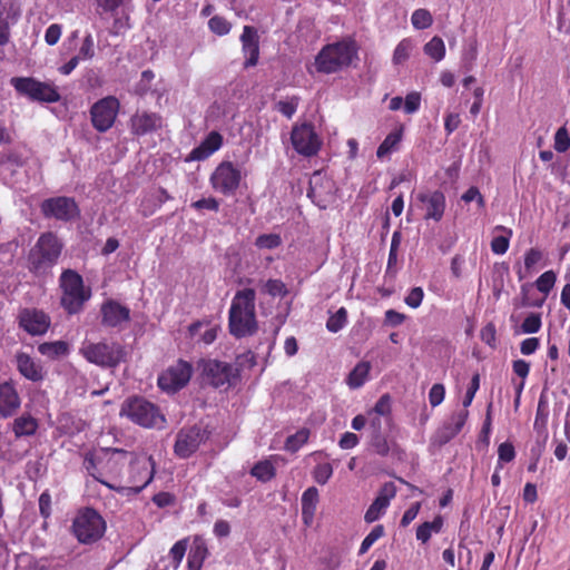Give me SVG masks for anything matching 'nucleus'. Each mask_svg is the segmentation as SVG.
I'll return each instance as SVG.
<instances>
[{
	"mask_svg": "<svg viewBox=\"0 0 570 570\" xmlns=\"http://www.w3.org/2000/svg\"><path fill=\"white\" fill-rule=\"evenodd\" d=\"M17 367L22 376L26 379L38 382L45 376V370L40 362L36 358H17Z\"/></svg>",
	"mask_w": 570,
	"mask_h": 570,
	"instance_id": "7c9ffc66",
	"label": "nucleus"
},
{
	"mask_svg": "<svg viewBox=\"0 0 570 570\" xmlns=\"http://www.w3.org/2000/svg\"><path fill=\"white\" fill-rule=\"evenodd\" d=\"M11 86L18 95L38 102H58L60 94L52 83L42 82L33 77H13Z\"/></svg>",
	"mask_w": 570,
	"mask_h": 570,
	"instance_id": "6e6552de",
	"label": "nucleus"
},
{
	"mask_svg": "<svg viewBox=\"0 0 570 570\" xmlns=\"http://www.w3.org/2000/svg\"><path fill=\"white\" fill-rule=\"evenodd\" d=\"M412 49V40L409 38L402 39L394 49L392 59L393 63L402 65L403 62H405L409 59Z\"/></svg>",
	"mask_w": 570,
	"mask_h": 570,
	"instance_id": "79ce46f5",
	"label": "nucleus"
},
{
	"mask_svg": "<svg viewBox=\"0 0 570 570\" xmlns=\"http://www.w3.org/2000/svg\"><path fill=\"white\" fill-rule=\"evenodd\" d=\"M188 540L181 539L177 541L169 551L174 570H177L183 561L187 550Z\"/></svg>",
	"mask_w": 570,
	"mask_h": 570,
	"instance_id": "09e8293b",
	"label": "nucleus"
},
{
	"mask_svg": "<svg viewBox=\"0 0 570 570\" xmlns=\"http://www.w3.org/2000/svg\"><path fill=\"white\" fill-rule=\"evenodd\" d=\"M384 534L385 530L382 524H376L375 527H373L370 533L363 539L358 549V554L362 556L370 550V548Z\"/></svg>",
	"mask_w": 570,
	"mask_h": 570,
	"instance_id": "a18cd8bd",
	"label": "nucleus"
},
{
	"mask_svg": "<svg viewBox=\"0 0 570 570\" xmlns=\"http://www.w3.org/2000/svg\"><path fill=\"white\" fill-rule=\"evenodd\" d=\"M62 248L63 244L56 234H41L27 256L28 271L36 277L47 276L58 263Z\"/></svg>",
	"mask_w": 570,
	"mask_h": 570,
	"instance_id": "f03ea898",
	"label": "nucleus"
},
{
	"mask_svg": "<svg viewBox=\"0 0 570 570\" xmlns=\"http://www.w3.org/2000/svg\"><path fill=\"white\" fill-rule=\"evenodd\" d=\"M265 291L273 297H285L288 294V289L282 279H268L265 283Z\"/></svg>",
	"mask_w": 570,
	"mask_h": 570,
	"instance_id": "5fc2aeb1",
	"label": "nucleus"
},
{
	"mask_svg": "<svg viewBox=\"0 0 570 570\" xmlns=\"http://www.w3.org/2000/svg\"><path fill=\"white\" fill-rule=\"evenodd\" d=\"M387 508V504L377 499H374V501L371 503V505L367 508L364 514V521L366 523H373L377 521L385 514Z\"/></svg>",
	"mask_w": 570,
	"mask_h": 570,
	"instance_id": "49530a36",
	"label": "nucleus"
},
{
	"mask_svg": "<svg viewBox=\"0 0 570 570\" xmlns=\"http://www.w3.org/2000/svg\"><path fill=\"white\" fill-rule=\"evenodd\" d=\"M6 12V6L0 1V46L7 45L10 40V27Z\"/></svg>",
	"mask_w": 570,
	"mask_h": 570,
	"instance_id": "052dcab7",
	"label": "nucleus"
},
{
	"mask_svg": "<svg viewBox=\"0 0 570 570\" xmlns=\"http://www.w3.org/2000/svg\"><path fill=\"white\" fill-rule=\"evenodd\" d=\"M161 126L163 118L157 112H136L130 118V130L136 136H145L160 129Z\"/></svg>",
	"mask_w": 570,
	"mask_h": 570,
	"instance_id": "aec40b11",
	"label": "nucleus"
},
{
	"mask_svg": "<svg viewBox=\"0 0 570 570\" xmlns=\"http://www.w3.org/2000/svg\"><path fill=\"white\" fill-rule=\"evenodd\" d=\"M38 428L37 419L29 413H23L16 417L11 425V430L17 439L35 435Z\"/></svg>",
	"mask_w": 570,
	"mask_h": 570,
	"instance_id": "cd10ccee",
	"label": "nucleus"
},
{
	"mask_svg": "<svg viewBox=\"0 0 570 570\" xmlns=\"http://www.w3.org/2000/svg\"><path fill=\"white\" fill-rule=\"evenodd\" d=\"M38 351L43 356H63L69 353V345L65 341L42 343L38 346Z\"/></svg>",
	"mask_w": 570,
	"mask_h": 570,
	"instance_id": "58836bf2",
	"label": "nucleus"
},
{
	"mask_svg": "<svg viewBox=\"0 0 570 570\" xmlns=\"http://www.w3.org/2000/svg\"><path fill=\"white\" fill-rule=\"evenodd\" d=\"M556 273L553 271H547L541 274L535 281V287L539 292L548 295L556 284Z\"/></svg>",
	"mask_w": 570,
	"mask_h": 570,
	"instance_id": "8fccbe9b",
	"label": "nucleus"
},
{
	"mask_svg": "<svg viewBox=\"0 0 570 570\" xmlns=\"http://www.w3.org/2000/svg\"><path fill=\"white\" fill-rule=\"evenodd\" d=\"M400 246V233L394 232L391 240L390 252H389V258H387V266H386V274L389 273H395L394 267L397 263V250Z\"/></svg>",
	"mask_w": 570,
	"mask_h": 570,
	"instance_id": "603ef678",
	"label": "nucleus"
},
{
	"mask_svg": "<svg viewBox=\"0 0 570 570\" xmlns=\"http://www.w3.org/2000/svg\"><path fill=\"white\" fill-rule=\"evenodd\" d=\"M542 259L543 253L541 249L537 247L529 248L524 254V266L522 267L519 262L514 265L518 279L522 281L525 278Z\"/></svg>",
	"mask_w": 570,
	"mask_h": 570,
	"instance_id": "c85d7f7f",
	"label": "nucleus"
},
{
	"mask_svg": "<svg viewBox=\"0 0 570 570\" xmlns=\"http://www.w3.org/2000/svg\"><path fill=\"white\" fill-rule=\"evenodd\" d=\"M515 459V450L514 445L505 441L501 443L498 448V461H497V470H502L505 463H510Z\"/></svg>",
	"mask_w": 570,
	"mask_h": 570,
	"instance_id": "a19ab883",
	"label": "nucleus"
},
{
	"mask_svg": "<svg viewBox=\"0 0 570 570\" xmlns=\"http://www.w3.org/2000/svg\"><path fill=\"white\" fill-rule=\"evenodd\" d=\"M120 415L144 428H161L165 423L159 409L139 396L128 399L121 406Z\"/></svg>",
	"mask_w": 570,
	"mask_h": 570,
	"instance_id": "0eeeda50",
	"label": "nucleus"
},
{
	"mask_svg": "<svg viewBox=\"0 0 570 570\" xmlns=\"http://www.w3.org/2000/svg\"><path fill=\"white\" fill-rule=\"evenodd\" d=\"M155 79V73L153 70H144L141 72V78L139 82L136 85V94L139 96H145L151 88V82Z\"/></svg>",
	"mask_w": 570,
	"mask_h": 570,
	"instance_id": "680f3d73",
	"label": "nucleus"
},
{
	"mask_svg": "<svg viewBox=\"0 0 570 570\" xmlns=\"http://www.w3.org/2000/svg\"><path fill=\"white\" fill-rule=\"evenodd\" d=\"M424 53L434 61L439 62L445 57V45L442 38L434 36L428 43H425Z\"/></svg>",
	"mask_w": 570,
	"mask_h": 570,
	"instance_id": "4c0bfd02",
	"label": "nucleus"
},
{
	"mask_svg": "<svg viewBox=\"0 0 570 570\" xmlns=\"http://www.w3.org/2000/svg\"><path fill=\"white\" fill-rule=\"evenodd\" d=\"M207 556V548L203 541H195L194 546L190 548L188 558H187V567L188 570H200L204 563V560Z\"/></svg>",
	"mask_w": 570,
	"mask_h": 570,
	"instance_id": "473e14b6",
	"label": "nucleus"
},
{
	"mask_svg": "<svg viewBox=\"0 0 570 570\" xmlns=\"http://www.w3.org/2000/svg\"><path fill=\"white\" fill-rule=\"evenodd\" d=\"M281 244L282 238L278 234H263L259 235L255 240V245L258 248L274 249L277 248Z\"/></svg>",
	"mask_w": 570,
	"mask_h": 570,
	"instance_id": "864d4df0",
	"label": "nucleus"
},
{
	"mask_svg": "<svg viewBox=\"0 0 570 570\" xmlns=\"http://www.w3.org/2000/svg\"><path fill=\"white\" fill-rule=\"evenodd\" d=\"M19 326L30 335H43L50 327L51 320L47 313L33 307L22 308L18 314Z\"/></svg>",
	"mask_w": 570,
	"mask_h": 570,
	"instance_id": "f3484780",
	"label": "nucleus"
},
{
	"mask_svg": "<svg viewBox=\"0 0 570 570\" xmlns=\"http://www.w3.org/2000/svg\"><path fill=\"white\" fill-rule=\"evenodd\" d=\"M83 468L86 469L88 474L91 475L96 481L100 482L104 485H106V483H109V481L101 479L100 475L98 474L96 458L92 453H87L85 455Z\"/></svg>",
	"mask_w": 570,
	"mask_h": 570,
	"instance_id": "0e129e2a",
	"label": "nucleus"
},
{
	"mask_svg": "<svg viewBox=\"0 0 570 570\" xmlns=\"http://www.w3.org/2000/svg\"><path fill=\"white\" fill-rule=\"evenodd\" d=\"M417 199L425 205L424 219L440 222L445 210V196L441 190L420 194Z\"/></svg>",
	"mask_w": 570,
	"mask_h": 570,
	"instance_id": "5701e85b",
	"label": "nucleus"
},
{
	"mask_svg": "<svg viewBox=\"0 0 570 570\" xmlns=\"http://www.w3.org/2000/svg\"><path fill=\"white\" fill-rule=\"evenodd\" d=\"M570 148V136L564 126L560 127L554 135V149L558 153H566Z\"/></svg>",
	"mask_w": 570,
	"mask_h": 570,
	"instance_id": "6e6d98bb",
	"label": "nucleus"
},
{
	"mask_svg": "<svg viewBox=\"0 0 570 570\" xmlns=\"http://www.w3.org/2000/svg\"><path fill=\"white\" fill-rule=\"evenodd\" d=\"M333 469L330 463L317 464L314 469L313 476L318 484H325L332 476Z\"/></svg>",
	"mask_w": 570,
	"mask_h": 570,
	"instance_id": "e2e57ef3",
	"label": "nucleus"
},
{
	"mask_svg": "<svg viewBox=\"0 0 570 570\" xmlns=\"http://www.w3.org/2000/svg\"><path fill=\"white\" fill-rule=\"evenodd\" d=\"M45 217L69 222L79 215V207L71 197L58 196L45 199L41 204Z\"/></svg>",
	"mask_w": 570,
	"mask_h": 570,
	"instance_id": "dca6fc26",
	"label": "nucleus"
},
{
	"mask_svg": "<svg viewBox=\"0 0 570 570\" xmlns=\"http://www.w3.org/2000/svg\"><path fill=\"white\" fill-rule=\"evenodd\" d=\"M105 452L109 454L106 461V469L111 479L109 483L122 482L121 470L127 464L128 452L121 449H105Z\"/></svg>",
	"mask_w": 570,
	"mask_h": 570,
	"instance_id": "b1692460",
	"label": "nucleus"
},
{
	"mask_svg": "<svg viewBox=\"0 0 570 570\" xmlns=\"http://www.w3.org/2000/svg\"><path fill=\"white\" fill-rule=\"evenodd\" d=\"M541 316L538 313L529 314L521 324V330L523 333L533 334L537 333L541 328Z\"/></svg>",
	"mask_w": 570,
	"mask_h": 570,
	"instance_id": "13d9d810",
	"label": "nucleus"
},
{
	"mask_svg": "<svg viewBox=\"0 0 570 570\" xmlns=\"http://www.w3.org/2000/svg\"><path fill=\"white\" fill-rule=\"evenodd\" d=\"M80 353L82 356H125L126 352L119 345H109L106 342H85Z\"/></svg>",
	"mask_w": 570,
	"mask_h": 570,
	"instance_id": "bb28decb",
	"label": "nucleus"
},
{
	"mask_svg": "<svg viewBox=\"0 0 570 570\" xmlns=\"http://www.w3.org/2000/svg\"><path fill=\"white\" fill-rule=\"evenodd\" d=\"M298 98L292 97L288 100H281L276 104V109L286 118L291 119L297 110Z\"/></svg>",
	"mask_w": 570,
	"mask_h": 570,
	"instance_id": "bf43d9fd",
	"label": "nucleus"
},
{
	"mask_svg": "<svg viewBox=\"0 0 570 570\" xmlns=\"http://www.w3.org/2000/svg\"><path fill=\"white\" fill-rule=\"evenodd\" d=\"M120 102L114 96H107L96 101L90 108L91 124L99 132L109 130L119 112Z\"/></svg>",
	"mask_w": 570,
	"mask_h": 570,
	"instance_id": "ddd939ff",
	"label": "nucleus"
},
{
	"mask_svg": "<svg viewBox=\"0 0 570 570\" xmlns=\"http://www.w3.org/2000/svg\"><path fill=\"white\" fill-rule=\"evenodd\" d=\"M308 438L309 431L307 429H301L286 439L284 448L286 451L295 453L307 442Z\"/></svg>",
	"mask_w": 570,
	"mask_h": 570,
	"instance_id": "ea45409f",
	"label": "nucleus"
},
{
	"mask_svg": "<svg viewBox=\"0 0 570 570\" xmlns=\"http://www.w3.org/2000/svg\"><path fill=\"white\" fill-rule=\"evenodd\" d=\"M291 141L297 154L304 157L317 155L322 147V140L312 124L303 122L294 125L291 132Z\"/></svg>",
	"mask_w": 570,
	"mask_h": 570,
	"instance_id": "9b49d317",
	"label": "nucleus"
},
{
	"mask_svg": "<svg viewBox=\"0 0 570 570\" xmlns=\"http://www.w3.org/2000/svg\"><path fill=\"white\" fill-rule=\"evenodd\" d=\"M445 397V387L442 383H435L432 385L429 392V402L432 407L439 406Z\"/></svg>",
	"mask_w": 570,
	"mask_h": 570,
	"instance_id": "69168bd1",
	"label": "nucleus"
},
{
	"mask_svg": "<svg viewBox=\"0 0 570 570\" xmlns=\"http://www.w3.org/2000/svg\"><path fill=\"white\" fill-rule=\"evenodd\" d=\"M155 468L153 456L135 455L129 462L127 479L118 483H106V487L124 495L138 494L154 480Z\"/></svg>",
	"mask_w": 570,
	"mask_h": 570,
	"instance_id": "7ed1b4c3",
	"label": "nucleus"
},
{
	"mask_svg": "<svg viewBox=\"0 0 570 570\" xmlns=\"http://www.w3.org/2000/svg\"><path fill=\"white\" fill-rule=\"evenodd\" d=\"M396 495V487L393 482H385L379 493H377V497L375 499L384 502L385 504L390 505L391 501L395 498Z\"/></svg>",
	"mask_w": 570,
	"mask_h": 570,
	"instance_id": "774afa93",
	"label": "nucleus"
},
{
	"mask_svg": "<svg viewBox=\"0 0 570 570\" xmlns=\"http://www.w3.org/2000/svg\"><path fill=\"white\" fill-rule=\"evenodd\" d=\"M77 57L80 60H90L95 57V42L91 33L85 36Z\"/></svg>",
	"mask_w": 570,
	"mask_h": 570,
	"instance_id": "4d7b16f0",
	"label": "nucleus"
},
{
	"mask_svg": "<svg viewBox=\"0 0 570 570\" xmlns=\"http://www.w3.org/2000/svg\"><path fill=\"white\" fill-rule=\"evenodd\" d=\"M497 230H501L504 235L494 236L491 240V250L497 255H503L508 252L510 238L512 237V229L504 226H497Z\"/></svg>",
	"mask_w": 570,
	"mask_h": 570,
	"instance_id": "f704fd0d",
	"label": "nucleus"
},
{
	"mask_svg": "<svg viewBox=\"0 0 570 570\" xmlns=\"http://www.w3.org/2000/svg\"><path fill=\"white\" fill-rule=\"evenodd\" d=\"M101 323L109 327H116L130 320V309L119 302L108 299L101 305Z\"/></svg>",
	"mask_w": 570,
	"mask_h": 570,
	"instance_id": "4be33fe9",
	"label": "nucleus"
},
{
	"mask_svg": "<svg viewBox=\"0 0 570 570\" xmlns=\"http://www.w3.org/2000/svg\"><path fill=\"white\" fill-rule=\"evenodd\" d=\"M402 139V128L390 132L385 139L377 147L376 156L377 158H383L384 156L394 151Z\"/></svg>",
	"mask_w": 570,
	"mask_h": 570,
	"instance_id": "c9c22d12",
	"label": "nucleus"
},
{
	"mask_svg": "<svg viewBox=\"0 0 570 570\" xmlns=\"http://www.w3.org/2000/svg\"><path fill=\"white\" fill-rule=\"evenodd\" d=\"M421 107V94L417 91H411L404 99V111L405 114L412 115L416 112Z\"/></svg>",
	"mask_w": 570,
	"mask_h": 570,
	"instance_id": "338daca9",
	"label": "nucleus"
},
{
	"mask_svg": "<svg viewBox=\"0 0 570 570\" xmlns=\"http://www.w3.org/2000/svg\"><path fill=\"white\" fill-rule=\"evenodd\" d=\"M320 500L318 490L315 487L307 488L302 494V521L304 525L311 527Z\"/></svg>",
	"mask_w": 570,
	"mask_h": 570,
	"instance_id": "a878e982",
	"label": "nucleus"
},
{
	"mask_svg": "<svg viewBox=\"0 0 570 570\" xmlns=\"http://www.w3.org/2000/svg\"><path fill=\"white\" fill-rule=\"evenodd\" d=\"M62 292L60 305L70 315L79 313L90 298V288H85L81 275L73 269H65L59 278Z\"/></svg>",
	"mask_w": 570,
	"mask_h": 570,
	"instance_id": "39448f33",
	"label": "nucleus"
},
{
	"mask_svg": "<svg viewBox=\"0 0 570 570\" xmlns=\"http://www.w3.org/2000/svg\"><path fill=\"white\" fill-rule=\"evenodd\" d=\"M335 184L332 179L315 171L309 179L307 197L321 209H326L335 200Z\"/></svg>",
	"mask_w": 570,
	"mask_h": 570,
	"instance_id": "2eb2a0df",
	"label": "nucleus"
},
{
	"mask_svg": "<svg viewBox=\"0 0 570 570\" xmlns=\"http://www.w3.org/2000/svg\"><path fill=\"white\" fill-rule=\"evenodd\" d=\"M240 180V170L232 161H222L209 178L212 188L225 196L235 194Z\"/></svg>",
	"mask_w": 570,
	"mask_h": 570,
	"instance_id": "9d476101",
	"label": "nucleus"
},
{
	"mask_svg": "<svg viewBox=\"0 0 570 570\" xmlns=\"http://www.w3.org/2000/svg\"><path fill=\"white\" fill-rule=\"evenodd\" d=\"M347 323V311L341 307L336 313L332 314L326 322V328L332 333L340 332Z\"/></svg>",
	"mask_w": 570,
	"mask_h": 570,
	"instance_id": "c03bdc74",
	"label": "nucleus"
},
{
	"mask_svg": "<svg viewBox=\"0 0 570 570\" xmlns=\"http://www.w3.org/2000/svg\"><path fill=\"white\" fill-rule=\"evenodd\" d=\"M512 368L513 373L521 379L519 382L513 381V386L517 395L515 405H518L521 393L524 389V380L527 379L530 371V364L523 361L522 358H518L513 362Z\"/></svg>",
	"mask_w": 570,
	"mask_h": 570,
	"instance_id": "72a5a7b5",
	"label": "nucleus"
},
{
	"mask_svg": "<svg viewBox=\"0 0 570 570\" xmlns=\"http://www.w3.org/2000/svg\"><path fill=\"white\" fill-rule=\"evenodd\" d=\"M549 417V407L548 402L546 399L541 395L538 402L537 412H535V419H534V429H544L548 423Z\"/></svg>",
	"mask_w": 570,
	"mask_h": 570,
	"instance_id": "3c124183",
	"label": "nucleus"
},
{
	"mask_svg": "<svg viewBox=\"0 0 570 570\" xmlns=\"http://www.w3.org/2000/svg\"><path fill=\"white\" fill-rule=\"evenodd\" d=\"M191 374V364L178 358L176 364L168 366L159 374L157 383L161 391L174 394L187 385Z\"/></svg>",
	"mask_w": 570,
	"mask_h": 570,
	"instance_id": "1a4fd4ad",
	"label": "nucleus"
},
{
	"mask_svg": "<svg viewBox=\"0 0 570 570\" xmlns=\"http://www.w3.org/2000/svg\"><path fill=\"white\" fill-rule=\"evenodd\" d=\"M356 52L353 41L342 40L326 45L315 57V68L322 73H335L348 67Z\"/></svg>",
	"mask_w": 570,
	"mask_h": 570,
	"instance_id": "20e7f679",
	"label": "nucleus"
},
{
	"mask_svg": "<svg viewBox=\"0 0 570 570\" xmlns=\"http://www.w3.org/2000/svg\"><path fill=\"white\" fill-rule=\"evenodd\" d=\"M209 30L217 36H225L229 33L232 23L222 16H214L208 21Z\"/></svg>",
	"mask_w": 570,
	"mask_h": 570,
	"instance_id": "de8ad7c7",
	"label": "nucleus"
},
{
	"mask_svg": "<svg viewBox=\"0 0 570 570\" xmlns=\"http://www.w3.org/2000/svg\"><path fill=\"white\" fill-rule=\"evenodd\" d=\"M444 527V518L436 515L432 521H425L416 528V540L422 544H426L433 534H438Z\"/></svg>",
	"mask_w": 570,
	"mask_h": 570,
	"instance_id": "c756f323",
	"label": "nucleus"
},
{
	"mask_svg": "<svg viewBox=\"0 0 570 570\" xmlns=\"http://www.w3.org/2000/svg\"><path fill=\"white\" fill-rule=\"evenodd\" d=\"M21 406V397L13 381L0 383V417H12Z\"/></svg>",
	"mask_w": 570,
	"mask_h": 570,
	"instance_id": "6ab92c4d",
	"label": "nucleus"
},
{
	"mask_svg": "<svg viewBox=\"0 0 570 570\" xmlns=\"http://www.w3.org/2000/svg\"><path fill=\"white\" fill-rule=\"evenodd\" d=\"M203 372L207 382L215 387L230 386L237 380V368L219 358H207Z\"/></svg>",
	"mask_w": 570,
	"mask_h": 570,
	"instance_id": "4468645a",
	"label": "nucleus"
},
{
	"mask_svg": "<svg viewBox=\"0 0 570 570\" xmlns=\"http://www.w3.org/2000/svg\"><path fill=\"white\" fill-rule=\"evenodd\" d=\"M223 146V136L218 131H210L205 139L195 147L189 155L191 160H204Z\"/></svg>",
	"mask_w": 570,
	"mask_h": 570,
	"instance_id": "393cba45",
	"label": "nucleus"
},
{
	"mask_svg": "<svg viewBox=\"0 0 570 570\" xmlns=\"http://www.w3.org/2000/svg\"><path fill=\"white\" fill-rule=\"evenodd\" d=\"M242 50L246 60L245 68L254 67L259 59V37L257 30L252 26H245L240 36Z\"/></svg>",
	"mask_w": 570,
	"mask_h": 570,
	"instance_id": "412c9836",
	"label": "nucleus"
},
{
	"mask_svg": "<svg viewBox=\"0 0 570 570\" xmlns=\"http://www.w3.org/2000/svg\"><path fill=\"white\" fill-rule=\"evenodd\" d=\"M72 533L82 544H91L100 540L106 532V521L92 508L79 510L72 521Z\"/></svg>",
	"mask_w": 570,
	"mask_h": 570,
	"instance_id": "423d86ee",
	"label": "nucleus"
},
{
	"mask_svg": "<svg viewBox=\"0 0 570 570\" xmlns=\"http://www.w3.org/2000/svg\"><path fill=\"white\" fill-rule=\"evenodd\" d=\"M371 371V364L367 361H362L355 365V367L350 372L346 384L350 389H360L365 384L368 380Z\"/></svg>",
	"mask_w": 570,
	"mask_h": 570,
	"instance_id": "2f4dec72",
	"label": "nucleus"
},
{
	"mask_svg": "<svg viewBox=\"0 0 570 570\" xmlns=\"http://www.w3.org/2000/svg\"><path fill=\"white\" fill-rule=\"evenodd\" d=\"M250 474L261 482H268L276 475V469L271 461L263 460L254 464Z\"/></svg>",
	"mask_w": 570,
	"mask_h": 570,
	"instance_id": "e433bc0d",
	"label": "nucleus"
},
{
	"mask_svg": "<svg viewBox=\"0 0 570 570\" xmlns=\"http://www.w3.org/2000/svg\"><path fill=\"white\" fill-rule=\"evenodd\" d=\"M412 26L417 30L428 29L433 23V17L426 9H416L411 17Z\"/></svg>",
	"mask_w": 570,
	"mask_h": 570,
	"instance_id": "37998d69",
	"label": "nucleus"
},
{
	"mask_svg": "<svg viewBox=\"0 0 570 570\" xmlns=\"http://www.w3.org/2000/svg\"><path fill=\"white\" fill-rule=\"evenodd\" d=\"M469 416V411L463 409L452 413L442 425L435 431L432 442L443 446L453 440L463 429Z\"/></svg>",
	"mask_w": 570,
	"mask_h": 570,
	"instance_id": "a211bd4d",
	"label": "nucleus"
},
{
	"mask_svg": "<svg viewBox=\"0 0 570 570\" xmlns=\"http://www.w3.org/2000/svg\"><path fill=\"white\" fill-rule=\"evenodd\" d=\"M255 299L256 293L253 288H245L235 294L228 316L229 332L235 337H245L256 332Z\"/></svg>",
	"mask_w": 570,
	"mask_h": 570,
	"instance_id": "f257e3e1",
	"label": "nucleus"
},
{
	"mask_svg": "<svg viewBox=\"0 0 570 570\" xmlns=\"http://www.w3.org/2000/svg\"><path fill=\"white\" fill-rule=\"evenodd\" d=\"M209 438L207 429L199 425L183 428L176 435L174 445L175 454L180 459L191 456Z\"/></svg>",
	"mask_w": 570,
	"mask_h": 570,
	"instance_id": "f8f14e48",
	"label": "nucleus"
}]
</instances>
